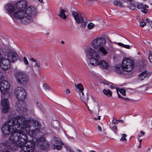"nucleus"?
Masks as SVG:
<instances>
[{"label":"nucleus","instance_id":"f257e3e1","mask_svg":"<svg viewBox=\"0 0 152 152\" xmlns=\"http://www.w3.org/2000/svg\"><path fill=\"white\" fill-rule=\"evenodd\" d=\"M106 40L104 37H98L91 42V47L88 46L85 48L86 62L89 66H98L103 69L108 68L109 65L107 61L104 60H100V55L105 56L108 54V50L106 47Z\"/></svg>","mask_w":152,"mask_h":152},{"label":"nucleus","instance_id":"f03ea898","mask_svg":"<svg viewBox=\"0 0 152 152\" xmlns=\"http://www.w3.org/2000/svg\"><path fill=\"white\" fill-rule=\"evenodd\" d=\"M28 120H26L25 118H19L12 119L4 124L1 128L2 133L5 135L11 134L8 140L16 141L19 139L24 131L27 132Z\"/></svg>","mask_w":152,"mask_h":152},{"label":"nucleus","instance_id":"7ed1b4c3","mask_svg":"<svg viewBox=\"0 0 152 152\" xmlns=\"http://www.w3.org/2000/svg\"><path fill=\"white\" fill-rule=\"evenodd\" d=\"M33 126L35 130H33L29 131V152H36L35 149L37 146L41 149L45 150L49 147L48 142L44 137H41L37 139L36 134L39 132L40 128L39 122L33 119H29V128Z\"/></svg>","mask_w":152,"mask_h":152},{"label":"nucleus","instance_id":"20e7f679","mask_svg":"<svg viewBox=\"0 0 152 152\" xmlns=\"http://www.w3.org/2000/svg\"><path fill=\"white\" fill-rule=\"evenodd\" d=\"M134 67L133 61L128 58H126L122 60L121 68L118 66H115V70L117 73L122 74L124 72H129L131 71Z\"/></svg>","mask_w":152,"mask_h":152},{"label":"nucleus","instance_id":"39448f33","mask_svg":"<svg viewBox=\"0 0 152 152\" xmlns=\"http://www.w3.org/2000/svg\"><path fill=\"white\" fill-rule=\"evenodd\" d=\"M27 134H28V132L24 131L18 137L19 139L15 142V144L17 146V150L18 147L20 148V152H28V145H25L28 142Z\"/></svg>","mask_w":152,"mask_h":152},{"label":"nucleus","instance_id":"423d86ee","mask_svg":"<svg viewBox=\"0 0 152 152\" xmlns=\"http://www.w3.org/2000/svg\"><path fill=\"white\" fill-rule=\"evenodd\" d=\"M15 141L7 140L5 142L0 144V150L2 152H11L10 150H17V146L15 144Z\"/></svg>","mask_w":152,"mask_h":152},{"label":"nucleus","instance_id":"0eeeda50","mask_svg":"<svg viewBox=\"0 0 152 152\" xmlns=\"http://www.w3.org/2000/svg\"><path fill=\"white\" fill-rule=\"evenodd\" d=\"M40 63L37 60L33 58H29V74L30 76L32 77H35L37 76L35 73L34 68H39L40 66Z\"/></svg>","mask_w":152,"mask_h":152},{"label":"nucleus","instance_id":"6e6552de","mask_svg":"<svg viewBox=\"0 0 152 152\" xmlns=\"http://www.w3.org/2000/svg\"><path fill=\"white\" fill-rule=\"evenodd\" d=\"M13 16L16 19L19 20L22 19V22L24 24L28 23V16L26 11L18 10L14 13Z\"/></svg>","mask_w":152,"mask_h":152},{"label":"nucleus","instance_id":"1a4fd4ad","mask_svg":"<svg viewBox=\"0 0 152 152\" xmlns=\"http://www.w3.org/2000/svg\"><path fill=\"white\" fill-rule=\"evenodd\" d=\"M72 13L73 16L76 22L80 24L81 27L83 28H84L87 23L86 18L83 17L80 13H78L74 11L72 12Z\"/></svg>","mask_w":152,"mask_h":152},{"label":"nucleus","instance_id":"9d476101","mask_svg":"<svg viewBox=\"0 0 152 152\" xmlns=\"http://www.w3.org/2000/svg\"><path fill=\"white\" fill-rule=\"evenodd\" d=\"M15 94L18 100L24 101L26 97V93L25 90L23 87H18L15 90Z\"/></svg>","mask_w":152,"mask_h":152},{"label":"nucleus","instance_id":"9b49d317","mask_svg":"<svg viewBox=\"0 0 152 152\" xmlns=\"http://www.w3.org/2000/svg\"><path fill=\"white\" fill-rule=\"evenodd\" d=\"M22 102H21V100H18L15 105L16 110L20 114L25 113L27 111L24 101H22Z\"/></svg>","mask_w":152,"mask_h":152},{"label":"nucleus","instance_id":"f8f14e48","mask_svg":"<svg viewBox=\"0 0 152 152\" xmlns=\"http://www.w3.org/2000/svg\"><path fill=\"white\" fill-rule=\"evenodd\" d=\"M10 84L7 80L0 81V91L1 93L3 94H7L10 90Z\"/></svg>","mask_w":152,"mask_h":152},{"label":"nucleus","instance_id":"ddd939ff","mask_svg":"<svg viewBox=\"0 0 152 152\" xmlns=\"http://www.w3.org/2000/svg\"><path fill=\"white\" fill-rule=\"evenodd\" d=\"M15 77L18 83H22V81H26L28 80V75L24 72H18L15 75Z\"/></svg>","mask_w":152,"mask_h":152},{"label":"nucleus","instance_id":"4468645a","mask_svg":"<svg viewBox=\"0 0 152 152\" xmlns=\"http://www.w3.org/2000/svg\"><path fill=\"white\" fill-rule=\"evenodd\" d=\"M7 59V60H8L9 62V67L8 69H9L10 67V62H14L18 59V56L17 53L14 52H8Z\"/></svg>","mask_w":152,"mask_h":152},{"label":"nucleus","instance_id":"2eb2a0df","mask_svg":"<svg viewBox=\"0 0 152 152\" xmlns=\"http://www.w3.org/2000/svg\"><path fill=\"white\" fill-rule=\"evenodd\" d=\"M0 67L3 70H6L9 67V62L5 58H3L0 53Z\"/></svg>","mask_w":152,"mask_h":152},{"label":"nucleus","instance_id":"dca6fc26","mask_svg":"<svg viewBox=\"0 0 152 152\" xmlns=\"http://www.w3.org/2000/svg\"><path fill=\"white\" fill-rule=\"evenodd\" d=\"M53 141V148L58 150L61 149L63 143L60 139L58 137H56L54 138Z\"/></svg>","mask_w":152,"mask_h":152},{"label":"nucleus","instance_id":"f3484780","mask_svg":"<svg viewBox=\"0 0 152 152\" xmlns=\"http://www.w3.org/2000/svg\"><path fill=\"white\" fill-rule=\"evenodd\" d=\"M27 2L25 0L18 1L16 4V7L18 10L26 11Z\"/></svg>","mask_w":152,"mask_h":152},{"label":"nucleus","instance_id":"a211bd4d","mask_svg":"<svg viewBox=\"0 0 152 152\" xmlns=\"http://www.w3.org/2000/svg\"><path fill=\"white\" fill-rule=\"evenodd\" d=\"M37 13L36 7L33 5L29 6V21H32L36 16Z\"/></svg>","mask_w":152,"mask_h":152},{"label":"nucleus","instance_id":"6ab92c4d","mask_svg":"<svg viewBox=\"0 0 152 152\" xmlns=\"http://www.w3.org/2000/svg\"><path fill=\"white\" fill-rule=\"evenodd\" d=\"M9 101L7 99H4L1 102V104L2 106V112L5 113L8 112L10 109Z\"/></svg>","mask_w":152,"mask_h":152},{"label":"nucleus","instance_id":"aec40b11","mask_svg":"<svg viewBox=\"0 0 152 152\" xmlns=\"http://www.w3.org/2000/svg\"><path fill=\"white\" fill-rule=\"evenodd\" d=\"M75 86L76 88V91L79 93V95H80L81 96L83 94V91L84 88L83 85L80 83H79L77 85H75Z\"/></svg>","mask_w":152,"mask_h":152},{"label":"nucleus","instance_id":"412c9836","mask_svg":"<svg viewBox=\"0 0 152 152\" xmlns=\"http://www.w3.org/2000/svg\"><path fill=\"white\" fill-rule=\"evenodd\" d=\"M137 7L138 9H141L143 13L146 14L148 11L147 9L148 8V6L146 5H144L141 4L137 5Z\"/></svg>","mask_w":152,"mask_h":152},{"label":"nucleus","instance_id":"4be33fe9","mask_svg":"<svg viewBox=\"0 0 152 152\" xmlns=\"http://www.w3.org/2000/svg\"><path fill=\"white\" fill-rule=\"evenodd\" d=\"M5 8L6 10L10 13L14 12L15 10L14 5L10 3L7 4L5 6Z\"/></svg>","mask_w":152,"mask_h":152},{"label":"nucleus","instance_id":"5701e85b","mask_svg":"<svg viewBox=\"0 0 152 152\" xmlns=\"http://www.w3.org/2000/svg\"><path fill=\"white\" fill-rule=\"evenodd\" d=\"M150 75V74L148 72H144L139 75V80H142L145 78L149 77Z\"/></svg>","mask_w":152,"mask_h":152},{"label":"nucleus","instance_id":"b1692460","mask_svg":"<svg viewBox=\"0 0 152 152\" xmlns=\"http://www.w3.org/2000/svg\"><path fill=\"white\" fill-rule=\"evenodd\" d=\"M60 14L58 15L61 17L63 18V19H65L66 18V16L65 15V12L66 11L62 9V8H60L59 10Z\"/></svg>","mask_w":152,"mask_h":152},{"label":"nucleus","instance_id":"393cba45","mask_svg":"<svg viewBox=\"0 0 152 152\" xmlns=\"http://www.w3.org/2000/svg\"><path fill=\"white\" fill-rule=\"evenodd\" d=\"M104 94L108 96H110L112 95V91L109 89H104L103 90Z\"/></svg>","mask_w":152,"mask_h":152},{"label":"nucleus","instance_id":"a878e982","mask_svg":"<svg viewBox=\"0 0 152 152\" xmlns=\"http://www.w3.org/2000/svg\"><path fill=\"white\" fill-rule=\"evenodd\" d=\"M102 83L104 84L110 86V88L111 89H114L115 88V86L114 84L106 81H104L102 82Z\"/></svg>","mask_w":152,"mask_h":152},{"label":"nucleus","instance_id":"bb28decb","mask_svg":"<svg viewBox=\"0 0 152 152\" xmlns=\"http://www.w3.org/2000/svg\"><path fill=\"white\" fill-rule=\"evenodd\" d=\"M80 96L82 101L85 104H86V102L87 101L88 99V95H86L84 96L83 94L82 96H81L80 95Z\"/></svg>","mask_w":152,"mask_h":152},{"label":"nucleus","instance_id":"cd10ccee","mask_svg":"<svg viewBox=\"0 0 152 152\" xmlns=\"http://www.w3.org/2000/svg\"><path fill=\"white\" fill-rule=\"evenodd\" d=\"M116 44L119 46H121L126 49H129L130 48V46L129 45H124L122 43L117 42Z\"/></svg>","mask_w":152,"mask_h":152},{"label":"nucleus","instance_id":"c85d7f7f","mask_svg":"<svg viewBox=\"0 0 152 152\" xmlns=\"http://www.w3.org/2000/svg\"><path fill=\"white\" fill-rule=\"evenodd\" d=\"M114 4L117 6L122 7V4L120 0H115L114 1Z\"/></svg>","mask_w":152,"mask_h":152},{"label":"nucleus","instance_id":"c756f323","mask_svg":"<svg viewBox=\"0 0 152 152\" xmlns=\"http://www.w3.org/2000/svg\"><path fill=\"white\" fill-rule=\"evenodd\" d=\"M34 109L32 107V105H30V107H29V113H30L31 115L33 116L34 115Z\"/></svg>","mask_w":152,"mask_h":152},{"label":"nucleus","instance_id":"7c9ffc66","mask_svg":"<svg viewBox=\"0 0 152 152\" xmlns=\"http://www.w3.org/2000/svg\"><path fill=\"white\" fill-rule=\"evenodd\" d=\"M126 135L125 134H124L122 135L121 138L120 139V141H122L123 142H126L127 141V139L126 138Z\"/></svg>","mask_w":152,"mask_h":152},{"label":"nucleus","instance_id":"2f4dec72","mask_svg":"<svg viewBox=\"0 0 152 152\" xmlns=\"http://www.w3.org/2000/svg\"><path fill=\"white\" fill-rule=\"evenodd\" d=\"M94 24L92 23H90L87 25L88 29L89 30H91L94 28Z\"/></svg>","mask_w":152,"mask_h":152},{"label":"nucleus","instance_id":"473e14b6","mask_svg":"<svg viewBox=\"0 0 152 152\" xmlns=\"http://www.w3.org/2000/svg\"><path fill=\"white\" fill-rule=\"evenodd\" d=\"M128 7L131 10H134L135 9V6L133 4L132 2L130 3V4L128 6Z\"/></svg>","mask_w":152,"mask_h":152},{"label":"nucleus","instance_id":"72a5a7b5","mask_svg":"<svg viewBox=\"0 0 152 152\" xmlns=\"http://www.w3.org/2000/svg\"><path fill=\"white\" fill-rule=\"evenodd\" d=\"M116 90L117 91V88H116ZM117 93L118 95V97L123 100H124L125 101H129V99L128 98H126L124 97H122L118 93V91H117Z\"/></svg>","mask_w":152,"mask_h":152},{"label":"nucleus","instance_id":"f704fd0d","mask_svg":"<svg viewBox=\"0 0 152 152\" xmlns=\"http://www.w3.org/2000/svg\"><path fill=\"white\" fill-rule=\"evenodd\" d=\"M43 87L44 89L46 90H49L50 89V86L46 84H44L43 85Z\"/></svg>","mask_w":152,"mask_h":152},{"label":"nucleus","instance_id":"c9c22d12","mask_svg":"<svg viewBox=\"0 0 152 152\" xmlns=\"http://www.w3.org/2000/svg\"><path fill=\"white\" fill-rule=\"evenodd\" d=\"M119 92L123 96H125L126 95V90L125 89L121 88L119 90Z\"/></svg>","mask_w":152,"mask_h":152},{"label":"nucleus","instance_id":"e433bc0d","mask_svg":"<svg viewBox=\"0 0 152 152\" xmlns=\"http://www.w3.org/2000/svg\"><path fill=\"white\" fill-rule=\"evenodd\" d=\"M37 104L38 107L42 111H43V108L41 103L39 102H37Z\"/></svg>","mask_w":152,"mask_h":152},{"label":"nucleus","instance_id":"4c0bfd02","mask_svg":"<svg viewBox=\"0 0 152 152\" xmlns=\"http://www.w3.org/2000/svg\"><path fill=\"white\" fill-rule=\"evenodd\" d=\"M149 59L150 62L152 63V52L151 51L149 52Z\"/></svg>","mask_w":152,"mask_h":152},{"label":"nucleus","instance_id":"58836bf2","mask_svg":"<svg viewBox=\"0 0 152 152\" xmlns=\"http://www.w3.org/2000/svg\"><path fill=\"white\" fill-rule=\"evenodd\" d=\"M4 79V76L3 73L1 72H0V80H1L2 81V80H3Z\"/></svg>","mask_w":152,"mask_h":152},{"label":"nucleus","instance_id":"ea45409f","mask_svg":"<svg viewBox=\"0 0 152 152\" xmlns=\"http://www.w3.org/2000/svg\"><path fill=\"white\" fill-rule=\"evenodd\" d=\"M146 22H141L140 23V26L142 27H144L146 25Z\"/></svg>","mask_w":152,"mask_h":152},{"label":"nucleus","instance_id":"a19ab883","mask_svg":"<svg viewBox=\"0 0 152 152\" xmlns=\"http://www.w3.org/2000/svg\"><path fill=\"white\" fill-rule=\"evenodd\" d=\"M23 61L26 64H27L28 63V62L27 59L26 58L25 56L23 58Z\"/></svg>","mask_w":152,"mask_h":152},{"label":"nucleus","instance_id":"79ce46f5","mask_svg":"<svg viewBox=\"0 0 152 152\" xmlns=\"http://www.w3.org/2000/svg\"><path fill=\"white\" fill-rule=\"evenodd\" d=\"M64 92L66 94H68L70 93V90L68 88L66 89L64 91Z\"/></svg>","mask_w":152,"mask_h":152},{"label":"nucleus","instance_id":"37998d69","mask_svg":"<svg viewBox=\"0 0 152 152\" xmlns=\"http://www.w3.org/2000/svg\"><path fill=\"white\" fill-rule=\"evenodd\" d=\"M92 119L95 121H97L100 119V116H98L97 118H93Z\"/></svg>","mask_w":152,"mask_h":152},{"label":"nucleus","instance_id":"c03bdc74","mask_svg":"<svg viewBox=\"0 0 152 152\" xmlns=\"http://www.w3.org/2000/svg\"><path fill=\"white\" fill-rule=\"evenodd\" d=\"M66 147L67 149V150L69 151V152H75L73 151L72 150L71 148L69 146L67 147L66 146Z\"/></svg>","mask_w":152,"mask_h":152},{"label":"nucleus","instance_id":"a18cd8bd","mask_svg":"<svg viewBox=\"0 0 152 152\" xmlns=\"http://www.w3.org/2000/svg\"><path fill=\"white\" fill-rule=\"evenodd\" d=\"M98 130L99 132H101L102 131V127L99 125L97 126Z\"/></svg>","mask_w":152,"mask_h":152},{"label":"nucleus","instance_id":"49530a36","mask_svg":"<svg viewBox=\"0 0 152 152\" xmlns=\"http://www.w3.org/2000/svg\"><path fill=\"white\" fill-rule=\"evenodd\" d=\"M120 122H123V121L122 120H117L115 121V122H113V124H117L118 123Z\"/></svg>","mask_w":152,"mask_h":152},{"label":"nucleus","instance_id":"de8ad7c7","mask_svg":"<svg viewBox=\"0 0 152 152\" xmlns=\"http://www.w3.org/2000/svg\"><path fill=\"white\" fill-rule=\"evenodd\" d=\"M113 129L115 131L117 130V127L115 126L114 125L113 127Z\"/></svg>","mask_w":152,"mask_h":152},{"label":"nucleus","instance_id":"09e8293b","mask_svg":"<svg viewBox=\"0 0 152 152\" xmlns=\"http://www.w3.org/2000/svg\"><path fill=\"white\" fill-rule=\"evenodd\" d=\"M140 133L142 135H144L145 134V133L142 131H140Z\"/></svg>","mask_w":152,"mask_h":152},{"label":"nucleus","instance_id":"8fccbe9b","mask_svg":"<svg viewBox=\"0 0 152 152\" xmlns=\"http://www.w3.org/2000/svg\"><path fill=\"white\" fill-rule=\"evenodd\" d=\"M86 104V107H87V108L88 109V110L89 111H91H91L89 109V107L88 106V105H87V104H86H86Z\"/></svg>","mask_w":152,"mask_h":152},{"label":"nucleus","instance_id":"3c124183","mask_svg":"<svg viewBox=\"0 0 152 152\" xmlns=\"http://www.w3.org/2000/svg\"><path fill=\"white\" fill-rule=\"evenodd\" d=\"M54 123H56V124H58V122L57 121H55L53 122V124H54Z\"/></svg>","mask_w":152,"mask_h":152},{"label":"nucleus","instance_id":"603ef678","mask_svg":"<svg viewBox=\"0 0 152 152\" xmlns=\"http://www.w3.org/2000/svg\"><path fill=\"white\" fill-rule=\"evenodd\" d=\"M142 136L141 135V134H139L138 135V137H140Z\"/></svg>","mask_w":152,"mask_h":152},{"label":"nucleus","instance_id":"864d4df0","mask_svg":"<svg viewBox=\"0 0 152 152\" xmlns=\"http://www.w3.org/2000/svg\"><path fill=\"white\" fill-rule=\"evenodd\" d=\"M61 43L62 44H64V41H61Z\"/></svg>","mask_w":152,"mask_h":152},{"label":"nucleus","instance_id":"5fc2aeb1","mask_svg":"<svg viewBox=\"0 0 152 152\" xmlns=\"http://www.w3.org/2000/svg\"><path fill=\"white\" fill-rule=\"evenodd\" d=\"M142 141V139H140L139 140V142H140V144H141V142Z\"/></svg>","mask_w":152,"mask_h":152},{"label":"nucleus","instance_id":"6e6d98bb","mask_svg":"<svg viewBox=\"0 0 152 152\" xmlns=\"http://www.w3.org/2000/svg\"><path fill=\"white\" fill-rule=\"evenodd\" d=\"M109 42L111 43H112V42L111 41V40L110 39H108Z\"/></svg>","mask_w":152,"mask_h":152},{"label":"nucleus","instance_id":"4d7b16f0","mask_svg":"<svg viewBox=\"0 0 152 152\" xmlns=\"http://www.w3.org/2000/svg\"><path fill=\"white\" fill-rule=\"evenodd\" d=\"M40 3H42V0H38Z\"/></svg>","mask_w":152,"mask_h":152},{"label":"nucleus","instance_id":"13d9d810","mask_svg":"<svg viewBox=\"0 0 152 152\" xmlns=\"http://www.w3.org/2000/svg\"><path fill=\"white\" fill-rule=\"evenodd\" d=\"M141 148V144H140L138 146V148Z\"/></svg>","mask_w":152,"mask_h":152},{"label":"nucleus","instance_id":"bf43d9fd","mask_svg":"<svg viewBox=\"0 0 152 152\" xmlns=\"http://www.w3.org/2000/svg\"><path fill=\"white\" fill-rule=\"evenodd\" d=\"M128 1H133V0H127Z\"/></svg>","mask_w":152,"mask_h":152},{"label":"nucleus","instance_id":"052dcab7","mask_svg":"<svg viewBox=\"0 0 152 152\" xmlns=\"http://www.w3.org/2000/svg\"><path fill=\"white\" fill-rule=\"evenodd\" d=\"M144 1H146V0H143Z\"/></svg>","mask_w":152,"mask_h":152}]
</instances>
